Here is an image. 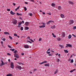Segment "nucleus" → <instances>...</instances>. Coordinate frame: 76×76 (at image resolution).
I'll use <instances>...</instances> for the list:
<instances>
[{
    "instance_id": "obj_2",
    "label": "nucleus",
    "mask_w": 76,
    "mask_h": 76,
    "mask_svg": "<svg viewBox=\"0 0 76 76\" xmlns=\"http://www.w3.org/2000/svg\"><path fill=\"white\" fill-rule=\"evenodd\" d=\"M43 25H42L41 26H39V28H45V25H46V24L45 23H43Z\"/></svg>"
},
{
    "instance_id": "obj_54",
    "label": "nucleus",
    "mask_w": 76,
    "mask_h": 76,
    "mask_svg": "<svg viewBox=\"0 0 76 76\" xmlns=\"http://www.w3.org/2000/svg\"><path fill=\"white\" fill-rule=\"evenodd\" d=\"M73 72V70H72L70 71V72L71 73H72V72Z\"/></svg>"
},
{
    "instance_id": "obj_37",
    "label": "nucleus",
    "mask_w": 76,
    "mask_h": 76,
    "mask_svg": "<svg viewBox=\"0 0 76 76\" xmlns=\"http://www.w3.org/2000/svg\"><path fill=\"white\" fill-rule=\"evenodd\" d=\"M30 40V41H31V42H34V41H33V40H32V39H31Z\"/></svg>"
},
{
    "instance_id": "obj_32",
    "label": "nucleus",
    "mask_w": 76,
    "mask_h": 76,
    "mask_svg": "<svg viewBox=\"0 0 76 76\" xmlns=\"http://www.w3.org/2000/svg\"><path fill=\"white\" fill-rule=\"evenodd\" d=\"M47 15H51V12L47 13Z\"/></svg>"
},
{
    "instance_id": "obj_42",
    "label": "nucleus",
    "mask_w": 76,
    "mask_h": 76,
    "mask_svg": "<svg viewBox=\"0 0 76 76\" xmlns=\"http://www.w3.org/2000/svg\"><path fill=\"white\" fill-rule=\"evenodd\" d=\"M28 42H29V43H30V44H32V42H31L28 40Z\"/></svg>"
},
{
    "instance_id": "obj_63",
    "label": "nucleus",
    "mask_w": 76,
    "mask_h": 76,
    "mask_svg": "<svg viewBox=\"0 0 76 76\" xmlns=\"http://www.w3.org/2000/svg\"><path fill=\"white\" fill-rule=\"evenodd\" d=\"M24 24V21L23 20L22 22Z\"/></svg>"
},
{
    "instance_id": "obj_52",
    "label": "nucleus",
    "mask_w": 76,
    "mask_h": 76,
    "mask_svg": "<svg viewBox=\"0 0 76 76\" xmlns=\"http://www.w3.org/2000/svg\"><path fill=\"white\" fill-rule=\"evenodd\" d=\"M37 71V69H34L33 70V72H35V71Z\"/></svg>"
},
{
    "instance_id": "obj_60",
    "label": "nucleus",
    "mask_w": 76,
    "mask_h": 76,
    "mask_svg": "<svg viewBox=\"0 0 76 76\" xmlns=\"http://www.w3.org/2000/svg\"><path fill=\"white\" fill-rule=\"evenodd\" d=\"M22 15V14H19V16H21Z\"/></svg>"
},
{
    "instance_id": "obj_56",
    "label": "nucleus",
    "mask_w": 76,
    "mask_h": 76,
    "mask_svg": "<svg viewBox=\"0 0 76 76\" xmlns=\"http://www.w3.org/2000/svg\"><path fill=\"white\" fill-rule=\"evenodd\" d=\"M13 4L14 5V6H15L16 5V4L15 3H13Z\"/></svg>"
},
{
    "instance_id": "obj_12",
    "label": "nucleus",
    "mask_w": 76,
    "mask_h": 76,
    "mask_svg": "<svg viewBox=\"0 0 76 76\" xmlns=\"http://www.w3.org/2000/svg\"><path fill=\"white\" fill-rule=\"evenodd\" d=\"M60 16L61 18H64V15L63 14H61L60 15Z\"/></svg>"
},
{
    "instance_id": "obj_31",
    "label": "nucleus",
    "mask_w": 76,
    "mask_h": 76,
    "mask_svg": "<svg viewBox=\"0 0 76 76\" xmlns=\"http://www.w3.org/2000/svg\"><path fill=\"white\" fill-rule=\"evenodd\" d=\"M14 53H18V51H17V50H15V51H14Z\"/></svg>"
},
{
    "instance_id": "obj_24",
    "label": "nucleus",
    "mask_w": 76,
    "mask_h": 76,
    "mask_svg": "<svg viewBox=\"0 0 76 76\" xmlns=\"http://www.w3.org/2000/svg\"><path fill=\"white\" fill-rule=\"evenodd\" d=\"M68 2L69 4H73V2H72L69 1Z\"/></svg>"
},
{
    "instance_id": "obj_13",
    "label": "nucleus",
    "mask_w": 76,
    "mask_h": 76,
    "mask_svg": "<svg viewBox=\"0 0 76 76\" xmlns=\"http://www.w3.org/2000/svg\"><path fill=\"white\" fill-rule=\"evenodd\" d=\"M10 13L11 15H15V13L13 12V11H11Z\"/></svg>"
},
{
    "instance_id": "obj_38",
    "label": "nucleus",
    "mask_w": 76,
    "mask_h": 76,
    "mask_svg": "<svg viewBox=\"0 0 76 76\" xmlns=\"http://www.w3.org/2000/svg\"><path fill=\"white\" fill-rule=\"evenodd\" d=\"M55 4L54 3H53L51 4L52 6H54Z\"/></svg>"
},
{
    "instance_id": "obj_10",
    "label": "nucleus",
    "mask_w": 76,
    "mask_h": 76,
    "mask_svg": "<svg viewBox=\"0 0 76 76\" xmlns=\"http://www.w3.org/2000/svg\"><path fill=\"white\" fill-rule=\"evenodd\" d=\"M25 25L26 26H28L29 25V22H26L25 23Z\"/></svg>"
},
{
    "instance_id": "obj_30",
    "label": "nucleus",
    "mask_w": 76,
    "mask_h": 76,
    "mask_svg": "<svg viewBox=\"0 0 76 76\" xmlns=\"http://www.w3.org/2000/svg\"><path fill=\"white\" fill-rule=\"evenodd\" d=\"M14 36H15L16 37H18V35L16 34H14Z\"/></svg>"
},
{
    "instance_id": "obj_20",
    "label": "nucleus",
    "mask_w": 76,
    "mask_h": 76,
    "mask_svg": "<svg viewBox=\"0 0 76 76\" xmlns=\"http://www.w3.org/2000/svg\"><path fill=\"white\" fill-rule=\"evenodd\" d=\"M62 35L63 37H64L65 36V33H63Z\"/></svg>"
},
{
    "instance_id": "obj_35",
    "label": "nucleus",
    "mask_w": 76,
    "mask_h": 76,
    "mask_svg": "<svg viewBox=\"0 0 76 76\" xmlns=\"http://www.w3.org/2000/svg\"><path fill=\"white\" fill-rule=\"evenodd\" d=\"M9 38H10V39H12V37H11V36H9Z\"/></svg>"
},
{
    "instance_id": "obj_46",
    "label": "nucleus",
    "mask_w": 76,
    "mask_h": 76,
    "mask_svg": "<svg viewBox=\"0 0 76 76\" xmlns=\"http://www.w3.org/2000/svg\"><path fill=\"white\" fill-rule=\"evenodd\" d=\"M7 55H8V56H11V54H10V53H7Z\"/></svg>"
},
{
    "instance_id": "obj_1",
    "label": "nucleus",
    "mask_w": 76,
    "mask_h": 76,
    "mask_svg": "<svg viewBox=\"0 0 76 76\" xmlns=\"http://www.w3.org/2000/svg\"><path fill=\"white\" fill-rule=\"evenodd\" d=\"M12 23L14 25H16L18 23V21L15 19H13L12 20Z\"/></svg>"
},
{
    "instance_id": "obj_51",
    "label": "nucleus",
    "mask_w": 76,
    "mask_h": 76,
    "mask_svg": "<svg viewBox=\"0 0 76 76\" xmlns=\"http://www.w3.org/2000/svg\"><path fill=\"white\" fill-rule=\"evenodd\" d=\"M39 41H42V39L41 38H39Z\"/></svg>"
},
{
    "instance_id": "obj_21",
    "label": "nucleus",
    "mask_w": 76,
    "mask_h": 76,
    "mask_svg": "<svg viewBox=\"0 0 76 76\" xmlns=\"http://www.w3.org/2000/svg\"><path fill=\"white\" fill-rule=\"evenodd\" d=\"M58 69H56V71L55 72V73H54V74H56V73H57V72H58Z\"/></svg>"
},
{
    "instance_id": "obj_27",
    "label": "nucleus",
    "mask_w": 76,
    "mask_h": 76,
    "mask_svg": "<svg viewBox=\"0 0 76 76\" xmlns=\"http://www.w3.org/2000/svg\"><path fill=\"white\" fill-rule=\"evenodd\" d=\"M48 61H43V63L44 64V63H47Z\"/></svg>"
},
{
    "instance_id": "obj_4",
    "label": "nucleus",
    "mask_w": 76,
    "mask_h": 76,
    "mask_svg": "<svg viewBox=\"0 0 76 76\" xmlns=\"http://www.w3.org/2000/svg\"><path fill=\"white\" fill-rule=\"evenodd\" d=\"M69 47H72V45L70 44H66V48Z\"/></svg>"
},
{
    "instance_id": "obj_59",
    "label": "nucleus",
    "mask_w": 76,
    "mask_h": 76,
    "mask_svg": "<svg viewBox=\"0 0 76 76\" xmlns=\"http://www.w3.org/2000/svg\"><path fill=\"white\" fill-rule=\"evenodd\" d=\"M42 13L43 15H45V13L44 12H42Z\"/></svg>"
},
{
    "instance_id": "obj_28",
    "label": "nucleus",
    "mask_w": 76,
    "mask_h": 76,
    "mask_svg": "<svg viewBox=\"0 0 76 76\" xmlns=\"http://www.w3.org/2000/svg\"><path fill=\"white\" fill-rule=\"evenodd\" d=\"M18 64L20 65H23V64L21 63V62H18Z\"/></svg>"
},
{
    "instance_id": "obj_33",
    "label": "nucleus",
    "mask_w": 76,
    "mask_h": 76,
    "mask_svg": "<svg viewBox=\"0 0 76 76\" xmlns=\"http://www.w3.org/2000/svg\"><path fill=\"white\" fill-rule=\"evenodd\" d=\"M2 40H3V41H6V39L5 38H2Z\"/></svg>"
},
{
    "instance_id": "obj_47",
    "label": "nucleus",
    "mask_w": 76,
    "mask_h": 76,
    "mask_svg": "<svg viewBox=\"0 0 76 76\" xmlns=\"http://www.w3.org/2000/svg\"><path fill=\"white\" fill-rule=\"evenodd\" d=\"M8 47H9V48H12L11 47V46H10V45H8Z\"/></svg>"
},
{
    "instance_id": "obj_29",
    "label": "nucleus",
    "mask_w": 76,
    "mask_h": 76,
    "mask_svg": "<svg viewBox=\"0 0 76 76\" xmlns=\"http://www.w3.org/2000/svg\"><path fill=\"white\" fill-rule=\"evenodd\" d=\"M24 10L25 11H26L27 10V9H26V7H24Z\"/></svg>"
},
{
    "instance_id": "obj_23",
    "label": "nucleus",
    "mask_w": 76,
    "mask_h": 76,
    "mask_svg": "<svg viewBox=\"0 0 76 76\" xmlns=\"http://www.w3.org/2000/svg\"><path fill=\"white\" fill-rule=\"evenodd\" d=\"M27 39H28V40H30L31 39V37L29 36H28L27 38Z\"/></svg>"
},
{
    "instance_id": "obj_5",
    "label": "nucleus",
    "mask_w": 76,
    "mask_h": 76,
    "mask_svg": "<svg viewBox=\"0 0 76 76\" xmlns=\"http://www.w3.org/2000/svg\"><path fill=\"white\" fill-rule=\"evenodd\" d=\"M14 56L15 57H16L17 58H19V55L17 53H15L14 55Z\"/></svg>"
},
{
    "instance_id": "obj_25",
    "label": "nucleus",
    "mask_w": 76,
    "mask_h": 76,
    "mask_svg": "<svg viewBox=\"0 0 76 76\" xmlns=\"http://www.w3.org/2000/svg\"><path fill=\"white\" fill-rule=\"evenodd\" d=\"M12 76V74H7V76Z\"/></svg>"
},
{
    "instance_id": "obj_34",
    "label": "nucleus",
    "mask_w": 76,
    "mask_h": 76,
    "mask_svg": "<svg viewBox=\"0 0 76 76\" xmlns=\"http://www.w3.org/2000/svg\"><path fill=\"white\" fill-rule=\"evenodd\" d=\"M10 50H12V51H15V49H10Z\"/></svg>"
},
{
    "instance_id": "obj_22",
    "label": "nucleus",
    "mask_w": 76,
    "mask_h": 76,
    "mask_svg": "<svg viewBox=\"0 0 76 76\" xmlns=\"http://www.w3.org/2000/svg\"><path fill=\"white\" fill-rule=\"evenodd\" d=\"M28 29H29V27H25V30H28Z\"/></svg>"
},
{
    "instance_id": "obj_53",
    "label": "nucleus",
    "mask_w": 76,
    "mask_h": 76,
    "mask_svg": "<svg viewBox=\"0 0 76 76\" xmlns=\"http://www.w3.org/2000/svg\"><path fill=\"white\" fill-rule=\"evenodd\" d=\"M48 56H53V54H49L48 55Z\"/></svg>"
},
{
    "instance_id": "obj_40",
    "label": "nucleus",
    "mask_w": 76,
    "mask_h": 76,
    "mask_svg": "<svg viewBox=\"0 0 76 76\" xmlns=\"http://www.w3.org/2000/svg\"><path fill=\"white\" fill-rule=\"evenodd\" d=\"M57 39L58 41H60V39L59 38H58Z\"/></svg>"
},
{
    "instance_id": "obj_55",
    "label": "nucleus",
    "mask_w": 76,
    "mask_h": 76,
    "mask_svg": "<svg viewBox=\"0 0 76 76\" xmlns=\"http://www.w3.org/2000/svg\"><path fill=\"white\" fill-rule=\"evenodd\" d=\"M43 64V62H42L39 63V64Z\"/></svg>"
},
{
    "instance_id": "obj_14",
    "label": "nucleus",
    "mask_w": 76,
    "mask_h": 76,
    "mask_svg": "<svg viewBox=\"0 0 76 76\" xmlns=\"http://www.w3.org/2000/svg\"><path fill=\"white\" fill-rule=\"evenodd\" d=\"M4 34H6V35H10L9 33L8 32H5L4 33Z\"/></svg>"
},
{
    "instance_id": "obj_6",
    "label": "nucleus",
    "mask_w": 76,
    "mask_h": 76,
    "mask_svg": "<svg viewBox=\"0 0 76 76\" xmlns=\"http://www.w3.org/2000/svg\"><path fill=\"white\" fill-rule=\"evenodd\" d=\"M11 68L12 69H13L14 68V65L13 64V62H12L11 63V66H10Z\"/></svg>"
},
{
    "instance_id": "obj_43",
    "label": "nucleus",
    "mask_w": 76,
    "mask_h": 76,
    "mask_svg": "<svg viewBox=\"0 0 76 76\" xmlns=\"http://www.w3.org/2000/svg\"><path fill=\"white\" fill-rule=\"evenodd\" d=\"M71 63H73V59L71 60Z\"/></svg>"
},
{
    "instance_id": "obj_11",
    "label": "nucleus",
    "mask_w": 76,
    "mask_h": 76,
    "mask_svg": "<svg viewBox=\"0 0 76 76\" xmlns=\"http://www.w3.org/2000/svg\"><path fill=\"white\" fill-rule=\"evenodd\" d=\"M45 66H48V67H50V64H46L44 65Z\"/></svg>"
},
{
    "instance_id": "obj_41",
    "label": "nucleus",
    "mask_w": 76,
    "mask_h": 76,
    "mask_svg": "<svg viewBox=\"0 0 76 76\" xmlns=\"http://www.w3.org/2000/svg\"><path fill=\"white\" fill-rule=\"evenodd\" d=\"M46 52L47 54H50V52H48L47 51Z\"/></svg>"
},
{
    "instance_id": "obj_19",
    "label": "nucleus",
    "mask_w": 76,
    "mask_h": 76,
    "mask_svg": "<svg viewBox=\"0 0 76 76\" xmlns=\"http://www.w3.org/2000/svg\"><path fill=\"white\" fill-rule=\"evenodd\" d=\"M24 48H29V46L28 45H25L24 46Z\"/></svg>"
},
{
    "instance_id": "obj_61",
    "label": "nucleus",
    "mask_w": 76,
    "mask_h": 76,
    "mask_svg": "<svg viewBox=\"0 0 76 76\" xmlns=\"http://www.w3.org/2000/svg\"><path fill=\"white\" fill-rule=\"evenodd\" d=\"M53 37L54 38H56V35H54V36H53Z\"/></svg>"
},
{
    "instance_id": "obj_8",
    "label": "nucleus",
    "mask_w": 76,
    "mask_h": 76,
    "mask_svg": "<svg viewBox=\"0 0 76 76\" xmlns=\"http://www.w3.org/2000/svg\"><path fill=\"white\" fill-rule=\"evenodd\" d=\"M1 64H0V66H3V65H4V64H5V63H4V62L3 61L1 60Z\"/></svg>"
},
{
    "instance_id": "obj_64",
    "label": "nucleus",
    "mask_w": 76,
    "mask_h": 76,
    "mask_svg": "<svg viewBox=\"0 0 76 76\" xmlns=\"http://www.w3.org/2000/svg\"><path fill=\"white\" fill-rule=\"evenodd\" d=\"M18 9H17V8L15 10V11H17V10H18Z\"/></svg>"
},
{
    "instance_id": "obj_3",
    "label": "nucleus",
    "mask_w": 76,
    "mask_h": 76,
    "mask_svg": "<svg viewBox=\"0 0 76 76\" xmlns=\"http://www.w3.org/2000/svg\"><path fill=\"white\" fill-rule=\"evenodd\" d=\"M74 23V21L72 20H70L69 21V25H72V23Z\"/></svg>"
},
{
    "instance_id": "obj_45",
    "label": "nucleus",
    "mask_w": 76,
    "mask_h": 76,
    "mask_svg": "<svg viewBox=\"0 0 76 76\" xmlns=\"http://www.w3.org/2000/svg\"><path fill=\"white\" fill-rule=\"evenodd\" d=\"M57 60L58 62H59V61H60V60H59V59H58V58L57 59Z\"/></svg>"
},
{
    "instance_id": "obj_58",
    "label": "nucleus",
    "mask_w": 76,
    "mask_h": 76,
    "mask_svg": "<svg viewBox=\"0 0 76 76\" xmlns=\"http://www.w3.org/2000/svg\"><path fill=\"white\" fill-rule=\"evenodd\" d=\"M20 7V6H19L17 8V9H19V8Z\"/></svg>"
},
{
    "instance_id": "obj_7",
    "label": "nucleus",
    "mask_w": 76,
    "mask_h": 76,
    "mask_svg": "<svg viewBox=\"0 0 76 76\" xmlns=\"http://www.w3.org/2000/svg\"><path fill=\"white\" fill-rule=\"evenodd\" d=\"M53 22V23H54V22L53 20H50L48 22H47L46 23L47 24V25H49L50 23Z\"/></svg>"
},
{
    "instance_id": "obj_39",
    "label": "nucleus",
    "mask_w": 76,
    "mask_h": 76,
    "mask_svg": "<svg viewBox=\"0 0 76 76\" xmlns=\"http://www.w3.org/2000/svg\"><path fill=\"white\" fill-rule=\"evenodd\" d=\"M29 15L30 16H32V14L30 13H29Z\"/></svg>"
},
{
    "instance_id": "obj_18",
    "label": "nucleus",
    "mask_w": 76,
    "mask_h": 76,
    "mask_svg": "<svg viewBox=\"0 0 76 76\" xmlns=\"http://www.w3.org/2000/svg\"><path fill=\"white\" fill-rule=\"evenodd\" d=\"M58 10H61V7L60 6H59L58 7Z\"/></svg>"
},
{
    "instance_id": "obj_16",
    "label": "nucleus",
    "mask_w": 76,
    "mask_h": 76,
    "mask_svg": "<svg viewBox=\"0 0 76 76\" xmlns=\"http://www.w3.org/2000/svg\"><path fill=\"white\" fill-rule=\"evenodd\" d=\"M56 28V26L55 25H53V26H51V28L52 29H54V28Z\"/></svg>"
},
{
    "instance_id": "obj_62",
    "label": "nucleus",
    "mask_w": 76,
    "mask_h": 76,
    "mask_svg": "<svg viewBox=\"0 0 76 76\" xmlns=\"http://www.w3.org/2000/svg\"><path fill=\"white\" fill-rule=\"evenodd\" d=\"M21 55H22V56H23V55H24V53H21Z\"/></svg>"
},
{
    "instance_id": "obj_44",
    "label": "nucleus",
    "mask_w": 76,
    "mask_h": 76,
    "mask_svg": "<svg viewBox=\"0 0 76 76\" xmlns=\"http://www.w3.org/2000/svg\"><path fill=\"white\" fill-rule=\"evenodd\" d=\"M59 46L60 47H63V46L61 45H59Z\"/></svg>"
},
{
    "instance_id": "obj_36",
    "label": "nucleus",
    "mask_w": 76,
    "mask_h": 76,
    "mask_svg": "<svg viewBox=\"0 0 76 76\" xmlns=\"http://www.w3.org/2000/svg\"><path fill=\"white\" fill-rule=\"evenodd\" d=\"M20 29H21V31H22L23 29V27H21V28Z\"/></svg>"
},
{
    "instance_id": "obj_50",
    "label": "nucleus",
    "mask_w": 76,
    "mask_h": 76,
    "mask_svg": "<svg viewBox=\"0 0 76 76\" xmlns=\"http://www.w3.org/2000/svg\"><path fill=\"white\" fill-rule=\"evenodd\" d=\"M73 29H76V26H74V27L73 28Z\"/></svg>"
},
{
    "instance_id": "obj_57",
    "label": "nucleus",
    "mask_w": 76,
    "mask_h": 76,
    "mask_svg": "<svg viewBox=\"0 0 76 76\" xmlns=\"http://www.w3.org/2000/svg\"><path fill=\"white\" fill-rule=\"evenodd\" d=\"M17 15H18V16H19V13H18V12H17Z\"/></svg>"
},
{
    "instance_id": "obj_15",
    "label": "nucleus",
    "mask_w": 76,
    "mask_h": 76,
    "mask_svg": "<svg viewBox=\"0 0 76 76\" xmlns=\"http://www.w3.org/2000/svg\"><path fill=\"white\" fill-rule=\"evenodd\" d=\"M64 51L65 53H69V51L67 50H64Z\"/></svg>"
},
{
    "instance_id": "obj_17",
    "label": "nucleus",
    "mask_w": 76,
    "mask_h": 76,
    "mask_svg": "<svg viewBox=\"0 0 76 76\" xmlns=\"http://www.w3.org/2000/svg\"><path fill=\"white\" fill-rule=\"evenodd\" d=\"M72 38V36L71 35L69 34L68 36L69 39H70V38Z\"/></svg>"
},
{
    "instance_id": "obj_48",
    "label": "nucleus",
    "mask_w": 76,
    "mask_h": 76,
    "mask_svg": "<svg viewBox=\"0 0 76 76\" xmlns=\"http://www.w3.org/2000/svg\"><path fill=\"white\" fill-rule=\"evenodd\" d=\"M72 35L73 36H74V37H75H75H76V35H74V34H72Z\"/></svg>"
},
{
    "instance_id": "obj_49",
    "label": "nucleus",
    "mask_w": 76,
    "mask_h": 76,
    "mask_svg": "<svg viewBox=\"0 0 76 76\" xmlns=\"http://www.w3.org/2000/svg\"><path fill=\"white\" fill-rule=\"evenodd\" d=\"M7 11H10V9H7Z\"/></svg>"
},
{
    "instance_id": "obj_26",
    "label": "nucleus",
    "mask_w": 76,
    "mask_h": 76,
    "mask_svg": "<svg viewBox=\"0 0 76 76\" xmlns=\"http://www.w3.org/2000/svg\"><path fill=\"white\" fill-rule=\"evenodd\" d=\"M22 24V21H21V23L19 22L18 23V25L19 26H20Z\"/></svg>"
},
{
    "instance_id": "obj_9",
    "label": "nucleus",
    "mask_w": 76,
    "mask_h": 76,
    "mask_svg": "<svg viewBox=\"0 0 76 76\" xmlns=\"http://www.w3.org/2000/svg\"><path fill=\"white\" fill-rule=\"evenodd\" d=\"M17 69H18L19 70H21L22 69V67L20 66H18L16 67Z\"/></svg>"
}]
</instances>
